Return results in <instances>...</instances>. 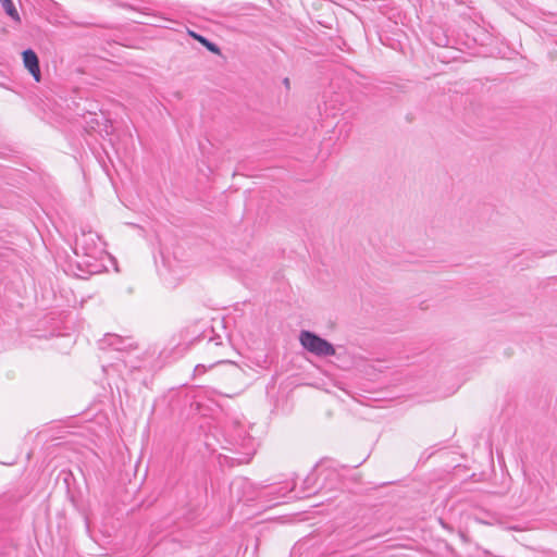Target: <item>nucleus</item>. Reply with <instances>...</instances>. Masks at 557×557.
I'll list each match as a JSON object with an SVG mask.
<instances>
[{
	"mask_svg": "<svg viewBox=\"0 0 557 557\" xmlns=\"http://www.w3.org/2000/svg\"><path fill=\"white\" fill-rule=\"evenodd\" d=\"M299 342L307 351L318 357L335 355V348L331 343L310 331H301Z\"/></svg>",
	"mask_w": 557,
	"mask_h": 557,
	"instance_id": "1",
	"label": "nucleus"
},
{
	"mask_svg": "<svg viewBox=\"0 0 557 557\" xmlns=\"http://www.w3.org/2000/svg\"><path fill=\"white\" fill-rule=\"evenodd\" d=\"M101 244V237L95 232H84L76 240V247L81 248L85 255H95Z\"/></svg>",
	"mask_w": 557,
	"mask_h": 557,
	"instance_id": "2",
	"label": "nucleus"
},
{
	"mask_svg": "<svg viewBox=\"0 0 557 557\" xmlns=\"http://www.w3.org/2000/svg\"><path fill=\"white\" fill-rule=\"evenodd\" d=\"M22 57L24 66L28 70L36 82H40L41 73L37 54L32 49H27L23 51Z\"/></svg>",
	"mask_w": 557,
	"mask_h": 557,
	"instance_id": "3",
	"label": "nucleus"
},
{
	"mask_svg": "<svg viewBox=\"0 0 557 557\" xmlns=\"http://www.w3.org/2000/svg\"><path fill=\"white\" fill-rule=\"evenodd\" d=\"M188 35L190 37H193L194 39H196L197 41H199L201 45H203L209 51H211V52H213L215 54H220L221 53L220 48L215 44H213V42L209 41L208 39H206L205 37L196 34L193 30H188Z\"/></svg>",
	"mask_w": 557,
	"mask_h": 557,
	"instance_id": "4",
	"label": "nucleus"
},
{
	"mask_svg": "<svg viewBox=\"0 0 557 557\" xmlns=\"http://www.w3.org/2000/svg\"><path fill=\"white\" fill-rule=\"evenodd\" d=\"M5 13L16 23L21 22L20 14L11 0H0Z\"/></svg>",
	"mask_w": 557,
	"mask_h": 557,
	"instance_id": "5",
	"label": "nucleus"
}]
</instances>
